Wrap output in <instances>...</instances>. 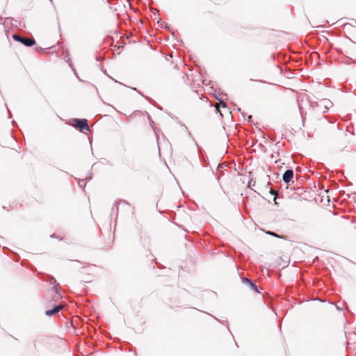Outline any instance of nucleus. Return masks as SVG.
Masks as SVG:
<instances>
[{
	"label": "nucleus",
	"mask_w": 356,
	"mask_h": 356,
	"mask_svg": "<svg viewBox=\"0 0 356 356\" xmlns=\"http://www.w3.org/2000/svg\"><path fill=\"white\" fill-rule=\"evenodd\" d=\"M122 203H123V204H127V202H126L125 201L122 202Z\"/></svg>",
	"instance_id": "f3484780"
},
{
	"label": "nucleus",
	"mask_w": 356,
	"mask_h": 356,
	"mask_svg": "<svg viewBox=\"0 0 356 356\" xmlns=\"http://www.w3.org/2000/svg\"><path fill=\"white\" fill-rule=\"evenodd\" d=\"M13 38L14 39V40L19 42L26 47H31L35 43L34 39L23 37L18 34H14L13 35Z\"/></svg>",
	"instance_id": "f257e3e1"
},
{
	"label": "nucleus",
	"mask_w": 356,
	"mask_h": 356,
	"mask_svg": "<svg viewBox=\"0 0 356 356\" xmlns=\"http://www.w3.org/2000/svg\"><path fill=\"white\" fill-rule=\"evenodd\" d=\"M216 98L219 101V104L220 106H222V108H228L226 103L224 102L223 100L219 99L218 97H216Z\"/></svg>",
	"instance_id": "0eeeda50"
},
{
	"label": "nucleus",
	"mask_w": 356,
	"mask_h": 356,
	"mask_svg": "<svg viewBox=\"0 0 356 356\" xmlns=\"http://www.w3.org/2000/svg\"><path fill=\"white\" fill-rule=\"evenodd\" d=\"M51 280H54V282H56V280H55L54 277H51Z\"/></svg>",
	"instance_id": "9b49d317"
},
{
	"label": "nucleus",
	"mask_w": 356,
	"mask_h": 356,
	"mask_svg": "<svg viewBox=\"0 0 356 356\" xmlns=\"http://www.w3.org/2000/svg\"><path fill=\"white\" fill-rule=\"evenodd\" d=\"M63 308L61 305H58L54 307L53 309L47 310L45 312L46 316H51L58 313Z\"/></svg>",
	"instance_id": "423d86ee"
},
{
	"label": "nucleus",
	"mask_w": 356,
	"mask_h": 356,
	"mask_svg": "<svg viewBox=\"0 0 356 356\" xmlns=\"http://www.w3.org/2000/svg\"><path fill=\"white\" fill-rule=\"evenodd\" d=\"M54 288V289H55V291H56V293H58V286L56 285V286H55Z\"/></svg>",
	"instance_id": "9d476101"
},
{
	"label": "nucleus",
	"mask_w": 356,
	"mask_h": 356,
	"mask_svg": "<svg viewBox=\"0 0 356 356\" xmlns=\"http://www.w3.org/2000/svg\"><path fill=\"white\" fill-rule=\"evenodd\" d=\"M73 125L79 128L81 131H90V127L86 119L74 118L73 119Z\"/></svg>",
	"instance_id": "f03ea898"
},
{
	"label": "nucleus",
	"mask_w": 356,
	"mask_h": 356,
	"mask_svg": "<svg viewBox=\"0 0 356 356\" xmlns=\"http://www.w3.org/2000/svg\"><path fill=\"white\" fill-rule=\"evenodd\" d=\"M250 185H253V183H252V181H250L249 182V186H250Z\"/></svg>",
	"instance_id": "ddd939ff"
},
{
	"label": "nucleus",
	"mask_w": 356,
	"mask_h": 356,
	"mask_svg": "<svg viewBox=\"0 0 356 356\" xmlns=\"http://www.w3.org/2000/svg\"><path fill=\"white\" fill-rule=\"evenodd\" d=\"M242 282L243 284L248 286L251 290L254 291L256 292H259L257 286L253 283L250 279L247 277L242 278Z\"/></svg>",
	"instance_id": "39448f33"
},
{
	"label": "nucleus",
	"mask_w": 356,
	"mask_h": 356,
	"mask_svg": "<svg viewBox=\"0 0 356 356\" xmlns=\"http://www.w3.org/2000/svg\"><path fill=\"white\" fill-rule=\"evenodd\" d=\"M237 110H238V111H241V108H237Z\"/></svg>",
	"instance_id": "a211bd4d"
},
{
	"label": "nucleus",
	"mask_w": 356,
	"mask_h": 356,
	"mask_svg": "<svg viewBox=\"0 0 356 356\" xmlns=\"http://www.w3.org/2000/svg\"><path fill=\"white\" fill-rule=\"evenodd\" d=\"M332 106V102L327 99L320 100L316 103V107L322 113H326Z\"/></svg>",
	"instance_id": "7ed1b4c3"
},
{
	"label": "nucleus",
	"mask_w": 356,
	"mask_h": 356,
	"mask_svg": "<svg viewBox=\"0 0 356 356\" xmlns=\"http://www.w3.org/2000/svg\"><path fill=\"white\" fill-rule=\"evenodd\" d=\"M251 118H252L251 115L248 116L249 121L250 120Z\"/></svg>",
	"instance_id": "4468645a"
},
{
	"label": "nucleus",
	"mask_w": 356,
	"mask_h": 356,
	"mask_svg": "<svg viewBox=\"0 0 356 356\" xmlns=\"http://www.w3.org/2000/svg\"><path fill=\"white\" fill-rule=\"evenodd\" d=\"M250 185H253V183H252V181H250L249 182V186H250Z\"/></svg>",
	"instance_id": "f8f14e48"
},
{
	"label": "nucleus",
	"mask_w": 356,
	"mask_h": 356,
	"mask_svg": "<svg viewBox=\"0 0 356 356\" xmlns=\"http://www.w3.org/2000/svg\"><path fill=\"white\" fill-rule=\"evenodd\" d=\"M268 234H270V235H272L273 236L277 237V238L280 237L277 234H276L275 232H268Z\"/></svg>",
	"instance_id": "1a4fd4ad"
},
{
	"label": "nucleus",
	"mask_w": 356,
	"mask_h": 356,
	"mask_svg": "<svg viewBox=\"0 0 356 356\" xmlns=\"http://www.w3.org/2000/svg\"><path fill=\"white\" fill-rule=\"evenodd\" d=\"M49 1H50V2H51V3H52V4H53V0H49Z\"/></svg>",
	"instance_id": "2eb2a0df"
},
{
	"label": "nucleus",
	"mask_w": 356,
	"mask_h": 356,
	"mask_svg": "<svg viewBox=\"0 0 356 356\" xmlns=\"http://www.w3.org/2000/svg\"><path fill=\"white\" fill-rule=\"evenodd\" d=\"M79 185L80 187H82V188L85 187L86 186L85 179L80 180L79 181Z\"/></svg>",
	"instance_id": "6e6552de"
},
{
	"label": "nucleus",
	"mask_w": 356,
	"mask_h": 356,
	"mask_svg": "<svg viewBox=\"0 0 356 356\" xmlns=\"http://www.w3.org/2000/svg\"><path fill=\"white\" fill-rule=\"evenodd\" d=\"M218 111H219L220 115L222 116V113L219 110H218Z\"/></svg>",
	"instance_id": "dca6fc26"
},
{
	"label": "nucleus",
	"mask_w": 356,
	"mask_h": 356,
	"mask_svg": "<svg viewBox=\"0 0 356 356\" xmlns=\"http://www.w3.org/2000/svg\"><path fill=\"white\" fill-rule=\"evenodd\" d=\"M293 177V170L288 169L284 172L283 176H282V179L285 183L288 184L291 181Z\"/></svg>",
	"instance_id": "20e7f679"
}]
</instances>
